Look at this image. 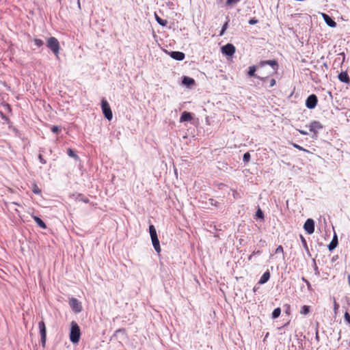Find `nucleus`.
<instances>
[{
  "label": "nucleus",
  "mask_w": 350,
  "mask_h": 350,
  "mask_svg": "<svg viewBox=\"0 0 350 350\" xmlns=\"http://www.w3.org/2000/svg\"><path fill=\"white\" fill-rule=\"evenodd\" d=\"M70 340L73 344H77L81 338L80 327L76 321H72L70 323Z\"/></svg>",
  "instance_id": "1"
},
{
  "label": "nucleus",
  "mask_w": 350,
  "mask_h": 350,
  "mask_svg": "<svg viewBox=\"0 0 350 350\" xmlns=\"http://www.w3.org/2000/svg\"><path fill=\"white\" fill-rule=\"evenodd\" d=\"M149 232L151 237V241L152 243V245L155 250V251L159 254L161 251L159 241L157 237V231L153 225H150L149 226Z\"/></svg>",
  "instance_id": "2"
},
{
  "label": "nucleus",
  "mask_w": 350,
  "mask_h": 350,
  "mask_svg": "<svg viewBox=\"0 0 350 350\" xmlns=\"http://www.w3.org/2000/svg\"><path fill=\"white\" fill-rule=\"evenodd\" d=\"M46 46L49 49L52 51V52L55 55V56L58 57L60 50V46L57 39L55 37H50L47 40Z\"/></svg>",
  "instance_id": "3"
},
{
  "label": "nucleus",
  "mask_w": 350,
  "mask_h": 350,
  "mask_svg": "<svg viewBox=\"0 0 350 350\" xmlns=\"http://www.w3.org/2000/svg\"><path fill=\"white\" fill-rule=\"evenodd\" d=\"M101 108L105 117L108 120H111L113 118L112 111L108 102L105 98L101 100Z\"/></svg>",
  "instance_id": "4"
},
{
  "label": "nucleus",
  "mask_w": 350,
  "mask_h": 350,
  "mask_svg": "<svg viewBox=\"0 0 350 350\" xmlns=\"http://www.w3.org/2000/svg\"><path fill=\"white\" fill-rule=\"evenodd\" d=\"M69 305L72 310L76 313H79L82 310L81 303L76 298H70L69 299Z\"/></svg>",
  "instance_id": "5"
},
{
  "label": "nucleus",
  "mask_w": 350,
  "mask_h": 350,
  "mask_svg": "<svg viewBox=\"0 0 350 350\" xmlns=\"http://www.w3.org/2000/svg\"><path fill=\"white\" fill-rule=\"evenodd\" d=\"M317 102V96L315 94H311L307 98L306 100V105L308 109H314L316 107Z\"/></svg>",
  "instance_id": "6"
},
{
  "label": "nucleus",
  "mask_w": 350,
  "mask_h": 350,
  "mask_svg": "<svg viewBox=\"0 0 350 350\" xmlns=\"http://www.w3.org/2000/svg\"><path fill=\"white\" fill-rule=\"evenodd\" d=\"M38 328H39L40 334L41 336V342H42V345L44 346L45 344V342H46V329L45 323L43 321H41L40 322H39Z\"/></svg>",
  "instance_id": "7"
},
{
  "label": "nucleus",
  "mask_w": 350,
  "mask_h": 350,
  "mask_svg": "<svg viewBox=\"0 0 350 350\" xmlns=\"http://www.w3.org/2000/svg\"><path fill=\"white\" fill-rule=\"evenodd\" d=\"M304 228L308 234H312L314 231V220L312 219H308L304 225Z\"/></svg>",
  "instance_id": "8"
},
{
  "label": "nucleus",
  "mask_w": 350,
  "mask_h": 350,
  "mask_svg": "<svg viewBox=\"0 0 350 350\" xmlns=\"http://www.w3.org/2000/svg\"><path fill=\"white\" fill-rule=\"evenodd\" d=\"M267 64L271 66L273 68V73H276L278 72V64L276 60L272 59V60L261 61L259 63L260 66H264L265 65H267Z\"/></svg>",
  "instance_id": "9"
},
{
  "label": "nucleus",
  "mask_w": 350,
  "mask_h": 350,
  "mask_svg": "<svg viewBox=\"0 0 350 350\" xmlns=\"http://www.w3.org/2000/svg\"><path fill=\"white\" fill-rule=\"evenodd\" d=\"M235 47L232 44H227L221 48V52L226 55H232L235 53Z\"/></svg>",
  "instance_id": "10"
},
{
  "label": "nucleus",
  "mask_w": 350,
  "mask_h": 350,
  "mask_svg": "<svg viewBox=\"0 0 350 350\" xmlns=\"http://www.w3.org/2000/svg\"><path fill=\"white\" fill-rule=\"evenodd\" d=\"M323 128V126L319 122L313 121L309 126L310 131L317 134L318 133V130Z\"/></svg>",
  "instance_id": "11"
},
{
  "label": "nucleus",
  "mask_w": 350,
  "mask_h": 350,
  "mask_svg": "<svg viewBox=\"0 0 350 350\" xmlns=\"http://www.w3.org/2000/svg\"><path fill=\"white\" fill-rule=\"evenodd\" d=\"M170 56L173 59L178 60V61L183 60L185 57V53L183 52H180V51H172L170 53Z\"/></svg>",
  "instance_id": "12"
},
{
  "label": "nucleus",
  "mask_w": 350,
  "mask_h": 350,
  "mask_svg": "<svg viewBox=\"0 0 350 350\" xmlns=\"http://www.w3.org/2000/svg\"><path fill=\"white\" fill-rule=\"evenodd\" d=\"M192 119H193V116L191 113L187 112V111H183L180 118V122H189V121H191Z\"/></svg>",
  "instance_id": "13"
},
{
  "label": "nucleus",
  "mask_w": 350,
  "mask_h": 350,
  "mask_svg": "<svg viewBox=\"0 0 350 350\" xmlns=\"http://www.w3.org/2000/svg\"><path fill=\"white\" fill-rule=\"evenodd\" d=\"M338 79L344 83H349L350 82V79L348 74L346 72H341L338 75Z\"/></svg>",
  "instance_id": "14"
},
{
  "label": "nucleus",
  "mask_w": 350,
  "mask_h": 350,
  "mask_svg": "<svg viewBox=\"0 0 350 350\" xmlns=\"http://www.w3.org/2000/svg\"><path fill=\"white\" fill-rule=\"evenodd\" d=\"M338 237L335 234L333 237V239L330 243L328 245V248L329 251H332L334 249H335L338 245Z\"/></svg>",
  "instance_id": "15"
},
{
  "label": "nucleus",
  "mask_w": 350,
  "mask_h": 350,
  "mask_svg": "<svg viewBox=\"0 0 350 350\" xmlns=\"http://www.w3.org/2000/svg\"><path fill=\"white\" fill-rule=\"evenodd\" d=\"M270 278V273L267 271L263 273V275L261 276L260 280L258 281V283L260 284L266 283Z\"/></svg>",
  "instance_id": "16"
},
{
  "label": "nucleus",
  "mask_w": 350,
  "mask_h": 350,
  "mask_svg": "<svg viewBox=\"0 0 350 350\" xmlns=\"http://www.w3.org/2000/svg\"><path fill=\"white\" fill-rule=\"evenodd\" d=\"M324 18L325 20L326 23L332 27H334L336 25V23L335 21H334L329 16H328L327 14H323Z\"/></svg>",
  "instance_id": "17"
},
{
  "label": "nucleus",
  "mask_w": 350,
  "mask_h": 350,
  "mask_svg": "<svg viewBox=\"0 0 350 350\" xmlns=\"http://www.w3.org/2000/svg\"><path fill=\"white\" fill-rule=\"evenodd\" d=\"M33 219L35 220V221L37 223V224L42 229H46V226L45 224V223L38 217L37 216H34L33 217Z\"/></svg>",
  "instance_id": "18"
},
{
  "label": "nucleus",
  "mask_w": 350,
  "mask_h": 350,
  "mask_svg": "<svg viewBox=\"0 0 350 350\" xmlns=\"http://www.w3.org/2000/svg\"><path fill=\"white\" fill-rule=\"evenodd\" d=\"M155 19L157 23L163 27H165L167 24V21L166 20L162 19L160 18L156 13H154Z\"/></svg>",
  "instance_id": "19"
},
{
  "label": "nucleus",
  "mask_w": 350,
  "mask_h": 350,
  "mask_svg": "<svg viewBox=\"0 0 350 350\" xmlns=\"http://www.w3.org/2000/svg\"><path fill=\"white\" fill-rule=\"evenodd\" d=\"M183 83L187 85H191L194 84L195 81L192 78L185 77L183 80Z\"/></svg>",
  "instance_id": "20"
},
{
  "label": "nucleus",
  "mask_w": 350,
  "mask_h": 350,
  "mask_svg": "<svg viewBox=\"0 0 350 350\" xmlns=\"http://www.w3.org/2000/svg\"><path fill=\"white\" fill-rule=\"evenodd\" d=\"M256 70V68L255 66H252L249 68V70L247 72V75L250 76V77H256L255 75V72Z\"/></svg>",
  "instance_id": "21"
},
{
  "label": "nucleus",
  "mask_w": 350,
  "mask_h": 350,
  "mask_svg": "<svg viewBox=\"0 0 350 350\" xmlns=\"http://www.w3.org/2000/svg\"><path fill=\"white\" fill-rule=\"evenodd\" d=\"M310 312V306H303L301 308L300 313L301 314H308Z\"/></svg>",
  "instance_id": "22"
},
{
  "label": "nucleus",
  "mask_w": 350,
  "mask_h": 350,
  "mask_svg": "<svg viewBox=\"0 0 350 350\" xmlns=\"http://www.w3.org/2000/svg\"><path fill=\"white\" fill-rule=\"evenodd\" d=\"M280 313H281V309L280 308H275L273 312H272V318L273 319H276L278 317H280Z\"/></svg>",
  "instance_id": "23"
},
{
  "label": "nucleus",
  "mask_w": 350,
  "mask_h": 350,
  "mask_svg": "<svg viewBox=\"0 0 350 350\" xmlns=\"http://www.w3.org/2000/svg\"><path fill=\"white\" fill-rule=\"evenodd\" d=\"M67 153H68V155L72 158H74L75 159H79V157L77 156V154H75V152L71 148L68 149Z\"/></svg>",
  "instance_id": "24"
},
{
  "label": "nucleus",
  "mask_w": 350,
  "mask_h": 350,
  "mask_svg": "<svg viewBox=\"0 0 350 350\" xmlns=\"http://www.w3.org/2000/svg\"><path fill=\"white\" fill-rule=\"evenodd\" d=\"M32 191L36 194H40L41 193V190L39 189V187L36 183L33 184Z\"/></svg>",
  "instance_id": "25"
},
{
  "label": "nucleus",
  "mask_w": 350,
  "mask_h": 350,
  "mask_svg": "<svg viewBox=\"0 0 350 350\" xmlns=\"http://www.w3.org/2000/svg\"><path fill=\"white\" fill-rule=\"evenodd\" d=\"M250 159V152H245L244 154V155H243V161L245 163H247V162H249Z\"/></svg>",
  "instance_id": "26"
},
{
  "label": "nucleus",
  "mask_w": 350,
  "mask_h": 350,
  "mask_svg": "<svg viewBox=\"0 0 350 350\" xmlns=\"http://www.w3.org/2000/svg\"><path fill=\"white\" fill-rule=\"evenodd\" d=\"M344 318H345V320L347 322V323L348 325H350V314H349L348 312H345Z\"/></svg>",
  "instance_id": "27"
},
{
  "label": "nucleus",
  "mask_w": 350,
  "mask_h": 350,
  "mask_svg": "<svg viewBox=\"0 0 350 350\" xmlns=\"http://www.w3.org/2000/svg\"><path fill=\"white\" fill-rule=\"evenodd\" d=\"M293 147H295V148L299 150H301V151H304V152H309V151L305 148H304L303 147L300 146L299 145L297 144H292Z\"/></svg>",
  "instance_id": "28"
},
{
  "label": "nucleus",
  "mask_w": 350,
  "mask_h": 350,
  "mask_svg": "<svg viewBox=\"0 0 350 350\" xmlns=\"http://www.w3.org/2000/svg\"><path fill=\"white\" fill-rule=\"evenodd\" d=\"M240 0H227L226 5H232L238 3Z\"/></svg>",
  "instance_id": "29"
},
{
  "label": "nucleus",
  "mask_w": 350,
  "mask_h": 350,
  "mask_svg": "<svg viewBox=\"0 0 350 350\" xmlns=\"http://www.w3.org/2000/svg\"><path fill=\"white\" fill-rule=\"evenodd\" d=\"M228 24V22L227 21V22H226V23H225V24L223 25L222 29H221V31H220L219 36H222V35H224V33L225 31H226V29H227Z\"/></svg>",
  "instance_id": "30"
},
{
  "label": "nucleus",
  "mask_w": 350,
  "mask_h": 350,
  "mask_svg": "<svg viewBox=\"0 0 350 350\" xmlns=\"http://www.w3.org/2000/svg\"><path fill=\"white\" fill-rule=\"evenodd\" d=\"M256 216L260 219L264 217V215L261 209L258 208V210L256 211Z\"/></svg>",
  "instance_id": "31"
},
{
  "label": "nucleus",
  "mask_w": 350,
  "mask_h": 350,
  "mask_svg": "<svg viewBox=\"0 0 350 350\" xmlns=\"http://www.w3.org/2000/svg\"><path fill=\"white\" fill-rule=\"evenodd\" d=\"M34 43L38 46H41L44 44L43 41L42 40H40V39H35L34 40Z\"/></svg>",
  "instance_id": "32"
},
{
  "label": "nucleus",
  "mask_w": 350,
  "mask_h": 350,
  "mask_svg": "<svg viewBox=\"0 0 350 350\" xmlns=\"http://www.w3.org/2000/svg\"><path fill=\"white\" fill-rule=\"evenodd\" d=\"M275 254L284 253L283 247L282 245L278 246V247L275 249Z\"/></svg>",
  "instance_id": "33"
},
{
  "label": "nucleus",
  "mask_w": 350,
  "mask_h": 350,
  "mask_svg": "<svg viewBox=\"0 0 350 350\" xmlns=\"http://www.w3.org/2000/svg\"><path fill=\"white\" fill-rule=\"evenodd\" d=\"M38 158H39L40 162L42 164H46V161L43 158V157L41 154H39Z\"/></svg>",
  "instance_id": "34"
},
{
  "label": "nucleus",
  "mask_w": 350,
  "mask_h": 350,
  "mask_svg": "<svg viewBox=\"0 0 350 350\" xmlns=\"http://www.w3.org/2000/svg\"><path fill=\"white\" fill-rule=\"evenodd\" d=\"M258 22V21L257 19H256L255 18H251V19L249 21V24H250V25H255V24H256Z\"/></svg>",
  "instance_id": "35"
},
{
  "label": "nucleus",
  "mask_w": 350,
  "mask_h": 350,
  "mask_svg": "<svg viewBox=\"0 0 350 350\" xmlns=\"http://www.w3.org/2000/svg\"><path fill=\"white\" fill-rule=\"evenodd\" d=\"M260 253V250H258V251H256V252L254 251V252H252V254H250V255L249 256V257H248V260H252V258L253 257V256H254V255H255V254H259Z\"/></svg>",
  "instance_id": "36"
},
{
  "label": "nucleus",
  "mask_w": 350,
  "mask_h": 350,
  "mask_svg": "<svg viewBox=\"0 0 350 350\" xmlns=\"http://www.w3.org/2000/svg\"><path fill=\"white\" fill-rule=\"evenodd\" d=\"M338 308H339L338 304L336 301H334V310L335 313H336V312H337Z\"/></svg>",
  "instance_id": "37"
},
{
  "label": "nucleus",
  "mask_w": 350,
  "mask_h": 350,
  "mask_svg": "<svg viewBox=\"0 0 350 350\" xmlns=\"http://www.w3.org/2000/svg\"><path fill=\"white\" fill-rule=\"evenodd\" d=\"M51 131L53 133H57L59 131V129L57 126H53L51 128Z\"/></svg>",
  "instance_id": "38"
},
{
  "label": "nucleus",
  "mask_w": 350,
  "mask_h": 350,
  "mask_svg": "<svg viewBox=\"0 0 350 350\" xmlns=\"http://www.w3.org/2000/svg\"><path fill=\"white\" fill-rule=\"evenodd\" d=\"M300 238H301V242H302L303 245L304 246H306L307 245V243H306V241L305 238L302 235H300Z\"/></svg>",
  "instance_id": "39"
},
{
  "label": "nucleus",
  "mask_w": 350,
  "mask_h": 350,
  "mask_svg": "<svg viewBox=\"0 0 350 350\" xmlns=\"http://www.w3.org/2000/svg\"><path fill=\"white\" fill-rule=\"evenodd\" d=\"M275 83H276V81H275V80L274 79H271L269 87L274 86L275 85Z\"/></svg>",
  "instance_id": "40"
},
{
  "label": "nucleus",
  "mask_w": 350,
  "mask_h": 350,
  "mask_svg": "<svg viewBox=\"0 0 350 350\" xmlns=\"http://www.w3.org/2000/svg\"><path fill=\"white\" fill-rule=\"evenodd\" d=\"M299 132L301 134V135H308V133L305 131H303V130H299Z\"/></svg>",
  "instance_id": "41"
},
{
  "label": "nucleus",
  "mask_w": 350,
  "mask_h": 350,
  "mask_svg": "<svg viewBox=\"0 0 350 350\" xmlns=\"http://www.w3.org/2000/svg\"><path fill=\"white\" fill-rule=\"evenodd\" d=\"M0 115L3 119L7 120L6 116L2 112H0Z\"/></svg>",
  "instance_id": "42"
},
{
  "label": "nucleus",
  "mask_w": 350,
  "mask_h": 350,
  "mask_svg": "<svg viewBox=\"0 0 350 350\" xmlns=\"http://www.w3.org/2000/svg\"><path fill=\"white\" fill-rule=\"evenodd\" d=\"M261 81H265L267 77H258Z\"/></svg>",
  "instance_id": "43"
},
{
  "label": "nucleus",
  "mask_w": 350,
  "mask_h": 350,
  "mask_svg": "<svg viewBox=\"0 0 350 350\" xmlns=\"http://www.w3.org/2000/svg\"><path fill=\"white\" fill-rule=\"evenodd\" d=\"M348 283H349V285L350 286V275H348Z\"/></svg>",
  "instance_id": "44"
}]
</instances>
